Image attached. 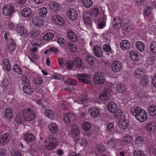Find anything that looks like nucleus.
Listing matches in <instances>:
<instances>
[{
  "label": "nucleus",
  "mask_w": 156,
  "mask_h": 156,
  "mask_svg": "<svg viewBox=\"0 0 156 156\" xmlns=\"http://www.w3.org/2000/svg\"><path fill=\"white\" fill-rule=\"evenodd\" d=\"M47 145H44L45 149L51 150L54 149L58 144L57 140L52 135H49L47 139L43 141Z\"/></svg>",
  "instance_id": "f257e3e1"
},
{
  "label": "nucleus",
  "mask_w": 156,
  "mask_h": 156,
  "mask_svg": "<svg viewBox=\"0 0 156 156\" xmlns=\"http://www.w3.org/2000/svg\"><path fill=\"white\" fill-rule=\"evenodd\" d=\"M21 115L24 120L28 121L33 120L36 116L35 111L30 108L23 109L22 110Z\"/></svg>",
  "instance_id": "f03ea898"
},
{
  "label": "nucleus",
  "mask_w": 156,
  "mask_h": 156,
  "mask_svg": "<svg viewBox=\"0 0 156 156\" xmlns=\"http://www.w3.org/2000/svg\"><path fill=\"white\" fill-rule=\"evenodd\" d=\"M106 73L104 72H99L96 73L94 76V80L96 84H102L105 81L104 78Z\"/></svg>",
  "instance_id": "7ed1b4c3"
},
{
  "label": "nucleus",
  "mask_w": 156,
  "mask_h": 156,
  "mask_svg": "<svg viewBox=\"0 0 156 156\" xmlns=\"http://www.w3.org/2000/svg\"><path fill=\"white\" fill-rule=\"evenodd\" d=\"M76 78L80 81L87 84H90L91 83L90 80V76L89 75L84 73L78 74L76 76Z\"/></svg>",
  "instance_id": "20e7f679"
},
{
  "label": "nucleus",
  "mask_w": 156,
  "mask_h": 156,
  "mask_svg": "<svg viewBox=\"0 0 156 156\" xmlns=\"http://www.w3.org/2000/svg\"><path fill=\"white\" fill-rule=\"evenodd\" d=\"M14 10V8L12 5L5 4L3 8L2 13L4 15L11 16Z\"/></svg>",
  "instance_id": "39448f33"
},
{
  "label": "nucleus",
  "mask_w": 156,
  "mask_h": 156,
  "mask_svg": "<svg viewBox=\"0 0 156 156\" xmlns=\"http://www.w3.org/2000/svg\"><path fill=\"white\" fill-rule=\"evenodd\" d=\"M75 120V116L72 113H67L64 116V122L68 126L73 124Z\"/></svg>",
  "instance_id": "423d86ee"
},
{
  "label": "nucleus",
  "mask_w": 156,
  "mask_h": 156,
  "mask_svg": "<svg viewBox=\"0 0 156 156\" xmlns=\"http://www.w3.org/2000/svg\"><path fill=\"white\" fill-rule=\"evenodd\" d=\"M112 94V90L110 89H108L105 90L99 95V98L101 100L103 101H108Z\"/></svg>",
  "instance_id": "0eeeda50"
},
{
  "label": "nucleus",
  "mask_w": 156,
  "mask_h": 156,
  "mask_svg": "<svg viewBox=\"0 0 156 156\" xmlns=\"http://www.w3.org/2000/svg\"><path fill=\"white\" fill-rule=\"evenodd\" d=\"M122 63L118 60L113 61L111 65L112 70L115 72L119 71L122 68Z\"/></svg>",
  "instance_id": "6e6552de"
},
{
  "label": "nucleus",
  "mask_w": 156,
  "mask_h": 156,
  "mask_svg": "<svg viewBox=\"0 0 156 156\" xmlns=\"http://www.w3.org/2000/svg\"><path fill=\"white\" fill-rule=\"evenodd\" d=\"M52 19L55 24L59 26H62L64 23L63 18L59 15H55L53 16Z\"/></svg>",
  "instance_id": "1a4fd4ad"
},
{
  "label": "nucleus",
  "mask_w": 156,
  "mask_h": 156,
  "mask_svg": "<svg viewBox=\"0 0 156 156\" xmlns=\"http://www.w3.org/2000/svg\"><path fill=\"white\" fill-rule=\"evenodd\" d=\"M15 28L17 33L21 36L24 35L26 37L27 36L28 34L27 30H24V27L21 24L17 25Z\"/></svg>",
  "instance_id": "9d476101"
},
{
  "label": "nucleus",
  "mask_w": 156,
  "mask_h": 156,
  "mask_svg": "<svg viewBox=\"0 0 156 156\" xmlns=\"http://www.w3.org/2000/svg\"><path fill=\"white\" fill-rule=\"evenodd\" d=\"M147 112L144 109H142L135 118L140 122H143L147 119Z\"/></svg>",
  "instance_id": "9b49d317"
},
{
  "label": "nucleus",
  "mask_w": 156,
  "mask_h": 156,
  "mask_svg": "<svg viewBox=\"0 0 156 156\" xmlns=\"http://www.w3.org/2000/svg\"><path fill=\"white\" fill-rule=\"evenodd\" d=\"M11 136L9 132L5 133L0 139V145H5L7 144L9 142Z\"/></svg>",
  "instance_id": "f8f14e48"
},
{
  "label": "nucleus",
  "mask_w": 156,
  "mask_h": 156,
  "mask_svg": "<svg viewBox=\"0 0 156 156\" xmlns=\"http://www.w3.org/2000/svg\"><path fill=\"white\" fill-rule=\"evenodd\" d=\"M48 127L50 132L53 134H55L58 133L59 131L58 125L55 123H49Z\"/></svg>",
  "instance_id": "ddd939ff"
},
{
  "label": "nucleus",
  "mask_w": 156,
  "mask_h": 156,
  "mask_svg": "<svg viewBox=\"0 0 156 156\" xmlns=\"http://www.w3.org/2000/svg\"><path fill=\"white\" fill-rule=\"evenodd\" d=\"M119 128L122 129H126L129 126V121L125 118L120 119L118 122Z\"/></svg>",
  "instance_id": "4468645a"
},
{
  "label": "nucleus",
  "mask_w": 156,
  "mask_h": 156,
  "mask_svg": "<svg viewBox=\"0 0 156 156\" xmlns=\"http://www.w3.org/2000/svg\"><path fill=\"white\" fill-rule=\"evenodd\" d=\"M21 14L24 17H30L32 16V11L30 8L25 7L22 10Z\"/></svg>",
  "instance_id": "2eb2a0df"
},
{
  "label": "nucleus",
  "mask_w": 156,
  "mask_h": 156,
  "mask_svg": "<svg viewBox=\"0 0 156 156\" xmlns=\"http://www.w3.org/2000/svg\"><path fill=\"white\" fill-rule=\"evenodd\" d=\"M93 52L94 55L97 57L101 58L103 56V51L99 45H96L94 46Z\"/></svg>",
  "instance_id": "dca6fc26"
},
{
  "label": "nucleus",
  "mask_w": 156,
  "mask_h": 156,
  "mask_svg": "<svg viewBox=\"0 0 156 156\" xmlns=\"http://www.w3.org/2000/svg\"><path fill=\"white\" fill-rule=\"evenodd\" d=\"M120 46L121 48L124 50H127L130 47V43L126 40H122L120 43Z\"/></svg>",
  "instance_id": "f3484780"
},
{
  "label": "nucleus",
  "mask_w": 156,
  "mask_h": 156,
  "mask_svg": "<svg viewBox=\"0 0 156 156\" xmlns=\"http://www.w3.org/2000/svg\"><path fill=\"white\" fill-rule=\"evenodd\" d=\"M68 15L69 18L72 20H75L77 17V12L75 9H71L68 10Z\"/></svg>",
  "instance_id": "a211bd4d"
},
{
  "label": "nucleus",
  "mask_w": 156,
  "mask_h": 156,
  "mask_svg": "<svg viewBox=\"0 0 156 156\" xmlns=\"http://www.w3.org/2000/svg\"><path fill=\"white\" fill-rule=\"evenodd\" d=\"M49 6L50 9L54 12H57L60 9L58 3L56 2H50L49 4Z\"/></svg>",
  "instance_id": "6ab92c4d"
},
{
  "label": "nucleus",
  "mask_w": 156,
  "mask_h": 156,
  "mask_svg": "<svg viewBox=\"0 0 156 156\" xmlns=\"http://www.w3.org/2000/svg\"><path fill=\"white\" fill-rule=\"evenodd\" d=\"M23 138L25 140L28 142L33 141L35 139L34 135L30 133L25 134L23 136Z\"/></svg>",
  "instance_id": "aec40b11"
},
{
  "label": "nucleus",
  "mask_w": 156,
  "mask_h": 156,
  "mask_svg": "<svg viewBox=\"0 0 156 156\" xmlns=\"http://www.w3.org/2000/svg\"><path fill=\"white\" fill-rule=\"evenodd\" d=\"M106 17L104 16L101 17L99 20L97 24L98 28L100 29L104 28L106 26Z\"/></svg>",
  "instance_id": "412c9836"
},
{
  "label": "nucleus",
  "mask_w": 156,
  "mask_h": 156,
  "mask_svg": "<svg viewBox=\"0 0 156 156\" xmlns=\"http://www.w3.org/2000/svg\"><path fill=\"white\" fill-rule=\"evenodd\" d=\"M89 112L90 115L93 118L98 117L100 114L99 110L96 108H92L89 109Z\"/></svg>",
  "instance_id": "4be33fe9"
},
{
  "label": "nucleus",
  "mask_w": 156,
  "mask_h": 156,
  "mask_svg": "<svg viewBox=\"0 0 156 156\" xmlns=\"http://www.w3.org/2000/svg\"><path fill=\"white\" fill-rule=\"evenodd\" d=\"M144 69L142 68H139L135 71L134 75L136 78H140L144 75Z\"/></svg>",
  "instance_id": "5701e85b"
},
{
  "label": "nucleus",
  "mask_w": 156,
  "mask_h": 156,
  "mask_svg": "<svg viewBox=\"0 0 156 156\" xmlns=\"http://www.w3.org/2000/svg\"><path fill=\"white\" fill-rule=\"evenodd\" d=\"M117 108L116 105L113 102H110L108 104L107 109L110 112L112 113L113 112H115V111Z\"/></svg>",
  "instance_id": "b1692460"
},
{
  "label": "nucleus",
  "mask_w": 156,
  "mask_h": 156,
  "mask_svg": "<svg viewBox=\"0 0 156 156\" xmlns=\"http://www.w3.org/2000/svg\"><path fill=\"white\" fill-rule=\"evenodd\" d=\"M43 20L38 17H35L32 20L33 24L37 27H40L43 25Z\"/></svg>",
  "instance_id": "393cba45"
},
{
  "label": "nucleus",
  "mask_w": 156,
  "mask_h": 156,
  "mask_svg": "<svg viewBox=\"0 0 156 156\" xmlns=\"http://www.w3.org/2000/svg\"><path fill=\"white\" fill-rule=\"evenodd\" d=\"M4 69L8 72L11 71V68L9 61L7 59H4L2 62Z\"/></svg>",
  "instance_id": "a878e982"
},
{
  "label": "nucleus",
  "mask_w": 156,
  "mask_h": 156,
  "mask_svg": "<svg viewBox=\"0 0 156 156\" xmlns=\"http://www.w3.org/2000/svg\"><path fill=\"white\" fill-rule=\"evenodd\" d=\"M144 143V140L141 136H138L136 137L135 140V144L138 147H142Z\"/></svg>",
  "instance_id": "bb28decb"
},
{
  "label": "nucleus",
  "mask_w": 156,
  "mask_h": 156,
  "mask_svg": "<svg viewBox=\"0 0 156 156\" xmlns=\"http://www.w3.org/2000/svg\"><path fill=\"white\" fill-rule=\"evenodd\" d=\"M136 47L137 49L140 52H143L145 49L144 45L141 41H137L136 43Z\"/></svg>",
  "instance_id": "cd10ccee"
},
{
  "label": "nucleus",
  "mask_w": 156,
  "mask_h": 156,
  "mask_svg": "<svg viewBox=\"0 0 156 156\" xmlns=\"http://www.w3.org/2000/svg\"><path fill=\"white\" fill-rule=\"evenodd\" d=\"M68 38L72 41H76L77 40V36L75 34L72 30H69L67 33Z\"/></svg>",
  "instance_id": "c85d7f7f"
},
{
  "label": "nucleus",
  "mask_w": 156,
  "mask_h": 156,
  "mask_svg": "<svg viewBox=\"0 0 156 156\" xmlns=\"http://www.w3.org/2000/svg\"><path fill=\"white\" fill-rule=\"evenodd\" d=\"M140 82L141 85L144 86H147L149 83V80L148 77L145 75L140 78Z\"/></svg>",
  "instance_id": "c756f323"
},
{
  "label": "nucleus",
  "mask_w": 156,
  "mask_h": 156,
  "mask_svg": "<svg viewBox=\"0 0 156 156\" xmlns=\"http://www.w3.org/2000/svg\"><path fill=\"white\" fill-rule=\"evenodd\" d=\"M148 113L152 116H154L156 115V106L155 105H150L148 107Z\"/></svg>",
  "instance_id": "7c9ffc66"
},
{
  "label": "nucleus",
  "mask_w": 156,
  "mask_h": 156,
  "mask_svg": "<svg viewBox=\"0 0 156 156\" xmlns=\"http://www.w3.org/2000/svg\"><path fill=\"white\" fill-rule=\"evenodd\" d=\"M91 127V123L89 122H85L82 125V129L85 132L90 130Z\"/></svg>",
  "instance_id": "2f4dec72"
},
{
  "label": "nucleus",
  "mask_w": 156,
  "mask_h": 156,
  "mask_svg": "<svg viewBox=\"0 0 156 156\" xmlns=\"http://www.w3.org/2000/svg\"><path fill=\"white\" fill-rule=\"evenodd\" d=\"M156 128V124L154 122L149 123L147 126V130L150 132L154 131Z\"/></svg>",
  "instance_id": "473e14b6"
},
{
  "label": "nucleus",
  "mask_w": 156,
  "mask_h": 156,
  "mask_svg": "<svg viewBox=\"0 0 156 156\" xmlns=\"http://www.w3.org/2000/svg\"><path fill=\"white\" fill-rule=\"evenodd\" d=\"M130 56L131 59L133 61L139 60V56L138 52L134 51H132L130 53Z\"/></svg>",
  "instance_id": "72a5a7b5"
},
{
  "label": "nucleus",
  "mask_w": 156,
  "mask_h": 156,
  "mask_svg": "<svg viewBox=\"0 0 156 156\" xmlns=\"http://www.w3.org/2000/svg\"><path fill=\"white\" fill-rule=\"evenodd\" d=\"M37 103L38 106L42 109L45 108L47 105L46 101L44 99H38L37 101Z\"/></svg>",
  "instance_id": "f704fd0d"
},
{
  "label": "nucleus",
  "mask_w": 156,
  "mask_h": 156,
  "mask_svg": "<svg viewBox=\"0 0 156 156\" xmlns=\"http://www.w3.org/2000/svg\"><path fill=\"white\" fill-rule=\"evenodd\" d=\"M142 109L139 107H134L132 108L131 112L133 115L134 116L136 117V115H138V114H139Z\"/></svg>",
  "instance_id": "c9c22d12"
},
{
  "label": "nucleus",
  "mask_w": 156,
  "mask_h": 156,
  "mask_svg": "<svg viewBox=\"0 0 156 156\" xmlns=\"http://www.w3.org/2000/svg\"><path fill=\"white\" fill-rule=\"evenodd\" d=\"M38 12L41 16L45 17L47 15L48 11L46 8L44 7L39 9Z\"/></svg>",
  "instance_id": "e433bc0d"
},
{
  "label": "nucleus",
  "mask_w": 156,
  "mask_h": 156,
  "mask_svg": "<svg viewBox=\"0 0 156 156\" xmlns=\"http://www.w3.org/2000/svg\"><path fill=\"white\" fill-rule=\"evenodd\" d=\"M86 99L87 95L86 93H84L83 95H80L76 99V101L78 103L81 104L85 101Z\"/></svg>",
  "instance_id": "4c0bfd02"
},
{
  "label": "nucleus",
  "mask_w": 156,
  "mask_h": 156,
  "mask_svg": "<svg viewBox=\"0 0 156 156\" xmlns=\"http://www.w3.org/2000/svg\"><path fill=\"white\" fill-rule=\"evenodd\" d=\"M16 49V44L13 40H11L9 44L8 50L9 51L12 52L14 51Z\"/></svg>",
  "instance_id": "58836bf2"
},
{
  "label": "nucleus",
  "mask_w": 156,
  "mask_h": 156,
  "mask_svg": "<svg viewBox=\"0 0 156 156\" xmlns=\"http://www.w3.org/2000/svg\"><path fill=\"white\" fill-rule=\"evenodd\" d=\"M74 66L77 68L81 67L82 64V62L81 59L78 57H76L73 62Z\"/></svg>",
  "instance_id": "ea45409f"
},
{
  "label": "nucleus",
  "mask_w": 156,
  "mask_h": 156,
  "mask_svg": "<svg viewBox=\"0 0 156 156\" xmlns=\"http://www.w3.org/2000/svg\"><path fill=\"white\" fill-rule=\"evenodd\" d=\"M116 89L118 92L120 93H122L126 90L125 84L119 83L116 87Z\"/></svg>",
  "instance_id": "a19ab883"
},
{
  "label": "nucleus",
  "mask_w": 156,
  "mask_h": 156,
  "mask_svg": "<svg viewBox=\"0 0 156 156\" xmlns=\"http://www.w3.org/2000/svg\"><path fill=\"white\" fill-rule=\"evenodd\" d=\"M44 113L46 116L51 119H53L54 118V114L53 112L49 109H47L44 111Z\"/></svg>",
  "instance_id": "79ce46f5"
},
{
  "label": "nucleus",
  "mask_w": 156,
  "mask_h": 156,
  "mask_svg": "<svg viewBox=\"0 0 156 156\" xmlns=\"http://www.w3.org/2000/svg\"><path fill=\"white\" fill-rule=\"evenodd\" d=\"M153 9L152 8L149 6H147L144 9V14L146 16H150L151 13Z\"/></svg>",
  "instance_id": "37998d69"
},
{
  "label": "nucleus",
  "mask_w": 156,
  "mask_h": 156,
  "mask_svg": "<svg viewBox=\"0 0 156 156\" xmlns=\"http://www.w3.org/2000/svg\"><path fill=\"white\" fill-rule=\"evenodd\" d=\"M71 130L72 134L74 135V136H77L80 133L79 127L76 125H73Z\"/></svg>",
  "instance_id": "c03bdc74"
},
{
  "label": "nucleus",
  "mask_w": 156,
  "mask_h": 156,
  "mask_svg": "<svg viewBox=\"0 0 156 156\" xmlns=\"http://www.w3.org/2000/svg\"><path fill=\"white\" fill-rule=\"evenodd\" d=\"M54 34L51 33H47L43 36V38L45 41H49L54 37Z\"/></svg>",
  "instance_id": "a18cd8bd"
},
{
  "label": "nucleus",
  "mask_w": 156,
  "mask_h": 156,
  "mask_svg": "<svg viewBox=\"0 0 156 156\" xmlns=\"http://www.w3.org/2000/svg\"><path fill=\"white\" fill-rule=\"evenodd\" d=\"M23 89L25 93L28 94H30L33 92L34 90V89L31 88L29 86L24 85L23 87Z\"/></svg>",
  "instance_id": "49530a36"
},
{
  "label": "nucleus",
  "mask_w": 156,
  "mask_h": 156,
  "mask_svg": "<svg viewBox=\"0 0 156 156\" xmlns=\"http://www.w3.org/2000/svg\"><path fill=\"white\" fill-rule=\"evenodd\" d=\"M117 144L116 141L112 139L109 140L107 142V146L111 148H114Z\"/></svg>",
  "instance_id": "de8ad7c7"
},
{
  "label": "nucleus",
  "mask_w": 156,
  "mask_h": 156,
  "mask_svg": "<svg viewBox=\"0 0 156 156\" xmlns=\"http://www.w3.org/2000/svg\"><path fill=\"white\" fill-rule=\"evenodd\" d=\"M94 58L91 55L88 54L86 57V60L87 63H88L90 65L92 66L94 64Z\"/></svg>",
  "instance_id": "09e8293b"
},
{
  "label": "nucleus",
  "mask_w": 156,
  "mask_h": 156,
  "mask_svg": "<svg viewBox=\"0 0 156 156\" xmlns=\"http://www.w3.org/2000/svg\"><path fill=\"white\" fill-rule=\"evenodd\" d=\"M96 147L99 153H103L106 151L105 146L102 144L97 145Z\"/></svg>",
  "instance_id": "8fccbe9b"
},
{
  "label": "nucleus",
  "mask_w": 156,
  "mask_h": 156,
  "mask_svg": "<svg viewBox=\"0 0 156 156\" xmlns=\"http://www.w3.org/2000/svg\"><path fill=\"white\" fill-rule=\"evenodd\" d=\"M88 15V14L86 12L83 13V15L84 22L87 24H89L91 23L90 19Z\"/></svg>",
  "instance_id": "3c124183"
},
{
  "label": "nucleus",
  "mask_w": 156,
  "mask_h": 156,
  "mask_svg": "<svg viewBox=\"0 0 156 156\" xmlns=\"http://www.w3.org/2000/svg\"><path fill=\"white\" fill-rule=\"evenodd\" d=\"M5 116L8 119H9L12 117V111L10 108H8L5 110Z\"/></svg>",
  "instance_id": "603ef678"
},
{
  "label": "nucleus",
  "mask_w": 156,
  "mask_h": 156,
  "mask_svg": "<svg viewBox=\"0 0 156 156\" xmlns=\"http://www.w3.org/2000/svg\"><path fill=\"white\" fill-rule=\"evenodd\" d=\"M112 113L113 114L114 116L115 117H116L118 119H119L122 115V110L120 109L117 108L116 110H115V112H113Z\"/></svg>",
  "instance_id": "864d4df0"
},
{
  "label": "nucleus",
  "mask_w": 156,
  "mask_h": 156,
  "mask_svg": "<svg viewBox=\"0 0 156 156\" xmlns=\"http://www.w3.org/2000/svg\"><path fill=\"white\" fill-rule=\"evenodd\" d=\"M82 3L83 5L86 8H89L93 5V2L91 0H84Z\"/></svg>",
  "instance_id": "5fc2aeb1"
},
{
  "label": "nucleus",
  "mask_w": 156,
  "mask_h": 156,
  "mask_svg": "<svg viewBox=\"0 0 156 156\" xmlns=\"http://www.w3.org/2000/svg\"><path fill=\"white\" fill-rule=\"evenodd\" d=\"M150 50L152 54L156 55V42H151L150 45Z\"/></svg>",
  "instance_id": "6e6d98bb"
},
{
  "label": "nucleus",
  "mask_w": 156,
  "mask_h": 156,
  "mask_svg": "<svg viewBox=\"0 0 156 156\" xmlns=\"http://www.w3.org/2000/svg\"><path fill=\"white\" fill-rule=\"evenodd\" d=\"M13 69L14 71L18 74H21L22 70L20 66L17 65H14L13 66Z\"/></svg>",
  "instance_id": "4d7b16f0"
},
{
  "label": "nucleus",
  "mask_w": 156,
  "mask_h": 156,
  "mask_svg": "<svg viewBox=\"0 0 156 156\" xmlns=\"http://www.w3.org/2000/svg\"><path fill=\"white\" fill-rule=\"evenodd\" d=\"M40 34V32L36 29L30 32V36L33 38H36Z\"/></svg>",
  "instance_id": "13d9d810"
},
{
  "label": "nucleus",
  "mask_w": 156,
  "mask_h": 156,
  "mask_svg": "<svg viewBox=\"0 0 156 156\" xmlns=\"http://www.w3.org/2000/svg\"><path fill=\"white\" fill-rule=\"evenodd\" d=\"M156 58L154 56H151L148 58L147 61V63L148 65H152L155 61Z\"/></svg>",
  "instance_id": "bf43d9fd"
},
{
  "label": "nucleus",
  "mask_w": 156,
  "mask_h": 156,
  "mask_svg": "<svg viewBox=\"0 0 156 156\" xmlns=\"http://www.w3.org/2000/svg\"><path fill=\"white\" fill-rule=\"evenodd\" d=\"M103 49L105 51L107 52H112V49L111 46L107 44H105L103 45L102 47Z\"/></svg>",
  "instance_id": "052dcab7"
},
{
  "label": "nucleus",
  "mask_w": 156,
  "mask_h": 156,
  "mask_svg": "<svg viewBox=\"0 0 156 156\" xmlns=\"http://www.w3.org/2000/svg\"><path fill=\"white\" fill-rule=\"evenodd\" d=\"M124 30L126 32H129L132 28L131 25L128 23H126L124 26Z\"/></svg>",
  "instance_id": "680f3d73"
},
{
  "label": "nucleus",
  "mask_w": 156,
  "mask_h": 156,
  "mask_svg": "<svg viewBox=\"0 0 156 156\" xmlns=\"http://www.w3.org/2000/svg\"><path fill=\"white\" fill-rule=\"evenodd\" d=\"M123 141L127 143H130L132 140V138L130 135H126L123 138Z\"/></svg>",
  "instance_id": "e2e57ef3"
},
{
  "label": "nucleus",
  "mask_w": 156,
  "mask_h": 156,
  "mask_svg": "<svg viewBox=\"0 0 156 156\" xmlns=\"http://www.w3.org/2000/svg\"><path fill=\"white\" fill-rule=\"evenodd\" d=\"M99 10L98 8H95L92 9L90 11V15L92 16H96L99 14Z\"/></svg>",
  "instance_id": "0e129e2a"
},
{
  "label": "nucleus",
  "mask_w": 156,
  "mask_h": 156,
  "mask_svg": "<svg viewBox=\"0 0 156 156\" xmlns=\"http://www.w3.org/2000/svg\"><path fill=\"white\" fill-rule=\"evenodd\" d=\"M68 49L72 52H75L76 51V47L74 45L69 43L68 44Z\"/></svg>",
  "instance_id": "69168bd1"
},
{
  "label": "nucleus",
  "mask_w": 156,
  "mask_h": 156,
  "mask_svg": "<svg viewBox=\"0 0 156 156\" xmlns=\"http://www.w3.org/2000/svg\"><path fill=\"white\" fill-rule=\"evenodd\" d=\"M11 154L12 156H22L21 152L18 150H13Z\"/></svg>",
  "instance_id": "338daca9"
},
{
  "label": "nucleus",
  "mask_w": 156,
  "mask_h": 156,
  "mask_svg": "<svg viewBox=\"0 0 156 156\" xmlns=\"http://www.w3.org/2000/svg\"><path fill=\"white\" fill-rule=\"evenodd\" d=\"M134 156H144V154L142 151L135 150L133 152Z\"/></svg>",
  "instance_id": "774afa93"
}]
</instances>
